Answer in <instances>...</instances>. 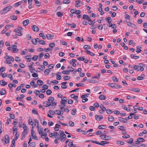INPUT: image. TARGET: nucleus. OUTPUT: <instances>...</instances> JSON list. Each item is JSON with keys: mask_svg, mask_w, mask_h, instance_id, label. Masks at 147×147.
Wrapping results in <instances>:
<instances>
[{"mask_svg": "<svg viewBox=\"0 0 147 147\" xmlns=\"http://www.w3.org/2000/svg\"><path fill=\"white\" fill-rule=\"evenodd\" d=\"M108 86L114 88L118 89L121 88V86L118 84L115 83H110L108 84Z\"/></svg>", "mask_w": 147, "mask_h": 147, "instance_id": "1", "label": "nucleus"}, {"mask_svg": "<svg viewBox=\"0 0 147 147\" xmlns=\"http://www.w3.org/2000/svg\"><path fill=\"white\" fill-rule=\"evenodd\" d=\"M12 8V7L11 5L7 6L4 8L1 11V14L5 13L9 11Z\"/></svg>", "mask_w": 147, "mask_h": 147, "instance_id": "2", "label": "nucleus"}, {"mask_svg": "<svg viewBox=\"0 0 147 147\" xmlns=\"http://www.w3.org/2000/svg\"><path fill=\"white\" fill-rule=\"evenodd\" d=\"M104 134H103L100 136V137L102 140H109L111 139V138L109 136L105 135Z\"/></svg>", "mask_w": 147, "mask_h": 147, "instance_id": "3", "label": "nucleus"}, {"mask_svg": "<svg viewBox=\"0 0 147 147\" xmlns=\"http://www.w3.org/2000/svg\"><path fill=\"white\" fill-rule=\"evenodd\" d=\"M5 140L4 139H2V141L3 142H5V144L8 143L9 141V136L7 135H6L5 136Z\"/></svg>", "mask_w": 147, "mask_h": 147, "instance_id": "4", "label": "nucleus"}, {"mask_svg": "<svg viewBox=\"0 0 147 147\" xmlns=\"http://www.w3.org/2000/svg\"><path fill=\"white\" fill-rule=\"evenodd\" d=\"M70 67L71 69H72V70H69H69H64V71H63L62 72V73L63 74H65L66 75L69 74L70 73V72L73 71L74 70V68H73L72 67Z\"/></svg>", "mask_w": 147, "mask_h": 147, "instance_id": "5", "label": "nucleus"}, {"mask_svg": "<svg viewBox=\"0 0 147 147\" xmlns=\"http://www.w3.org/2000/svg\"><path fill=\"white\" fill-rule=\"evenodd\" d=\"M65 106V105H63L62 104L59 105V107L60 108V110L62 112L65 111L68 112L69 111V110L66 109V110L64 109V107Z\"/></svg>", "mask_w": 147, "mask_h": 147, "instance_id": "6", "label": "nucleus"}, {"mask_svg": "<svg viewBox=\"0 0 147 147\" xmlns=\"http://www.w3.org/2000/svg\"><path fill=\"white\" fill-rule=\"evenodd\" d=\"M83 19L85 20H88V21H91L90 18V16L86 14H84L83 15Z\"/></svg>", "mask_w": 147, "mask_h": 147, "instance_id": "7", "label": "nucleus"}, {"mask_svg": "<svg viewBox=\"0 0 147 147\" xmlns=\"http://www.w3.org/2000/svg\"><path fill=\"white\" fill-rule=\"evenodd\" d=\"M32 28L35 32H38L39 30V28L36 25L32 26Z\"/></svg>", "mask_w": 147, "mask_h": 147, "instance_id": "8", "label": "nucleus"}, {"mask_svg": "<svg viewBox=\"0 0 147 147\" xmlns=\"http://www.w3.org/2000/svg\"><path fill=\"white\" fill-rule=\"evenodd\" d=\"M118 119L120 121L123 122V123H126L127 120V118L126 117L124 119L122 117H119L118 118Z\"/></svg>", "mask_w": 147, "mask_h": 147, "instance_id": "9", "label": "nucleus"}, {"mask_svg": "<svg viewBox=\"0 0 147 147\" xmlns=\"http://www.w3.org/2000/svg\"><path fill=\"white\" fill-rule=\"evenodd\" d=\"M95 118L96 119L97 121H100L101 119L103 118V117L102 115H100V116H98V115H95Z\"/></svg>", "mask_w": 147, "mask_h": 147, "instance_id": "10", "label": "nucleus"}, {"mask_svg": "<svg viewBox=\"0 0 147 147\" xmlns=\"http://www.w3.org/2000/svg\"><path fill=\"white\" fill-rule=\"evenodd\" d=\"M85 51L87 54L90 55L92 56H94L95 55V54L94 53L88 51V50H85Z\"/></svg>", "mask_w": 147, "mask_h": 147, "instance_id": "11", "label": "nucleus"}, {"mask_svg": "<svg viewBox=\"0 0 147 147\" xmlns=\"http://www.w3.org/2000/svg\"><path fill=\"white\" fill-rule=\"evenodd\" d=\"M29 22V20L28 19L24 20L23 22V24L24 26H26Z\"/></svg>", "mask_w": 147, "mask_h": 147, "instance_id": "12", "label": "nucleus"}, {"mask_svg": "<svg viewBox=\"0 0 147 147\" xmlns=\"http://www.w3.org/2000/svg\"><path fill=\"white\" fill-rule=\"evenodd\" d=\"M40 40L38 38H36L34 39L35 42H34L33 39L32 40V43L34 45H36L37 43V42H38V41Z\"/></svg>", "mask_w": 147, "mask_h": 147, "instance_id": "13", "label": "nucleus"}, {"mask_svg": "<svg viewBox=\"0 0 147 147\" xmlns=\"http://www.w3.org/2000/svg\"><path fill=\"white\" fill-rule=\"evenodd\" d=\"M46 36L48 39H52V38L54 36V35L53 34L51 35L49 34H47Z\"/></svg>", "mask_w": 147, "mask_h": 147, "instance_id": "14", "label": "nucleus"}, {"mask_svg": "<svg viewBox=\"0 0 147 147\" xmlns=\"http://www.w3.org/2000/svg\"><path fill=\"white\" fill-rule=\"evenodd\" d=\"M60 132H61L60 134V135H61V137L63 138H66V136L64 133V132L61 130H60Z\"/></svg>", "mask_w": 147, "mask_h": 147, "instance_id": "15", "label": "nucleus"}, {"mask_svg": "<svg viewBox=\"0 0 147 147\" xmlns=\"http://www.w3.org/2000/svg\"><path fill=\"white\" fill-rule=\"evenodd\" d=\"M7 84V83L5 82L4 80H1L0 81V85L1 86H5Z\"/></svg>", "mask_w": 147, "mask_h": 147, "instance_id": "16", "label": "nucleus"}, {"mask_svg": "<svg viewBox=\"0 0 147 147\" xmlns=\"http://www.w3.org/2000/svg\"><path fill=\"white\" fill-rule=\"evenodd\" d=\"M100 108L102 112H104L107 111L106 108L104 107L103 105H101L100 106Z\"/></svg>", "mask_w": 147, "mask_h": 147, "instance_id": "17", "label": "nucleus"}, {"mask_svg": "<svg viewBox=\"0 0 147 147\" xmlns=\"http://www.w3.org/2000/svg\"><path fill=\"white\" fill-rule=\"evenodd\" d=\"M38 131L39 134L41 135L42 134L43 131L42 128L38 127Z\"/></svg>", "mask_w": 147, "mask_h": 147, "instance_id": "18", "label": "nucleus"}, {"mask_svg": "<svg viewBox=\"0 0 147 147\" xmlns=\"http://www.w3.org/2000/svg\"><path fill=\"white\" fill-rule=\"evenodd\" d=\"M37 84L38 85H41L43 84V82L40 80H38L37 82Z\"/></svg>", "mask_w": 147, "mask_h": 147, "instance_id": "19", "label": "nucleus"}, {"mask_svg": "<svg viewBox=\"0 0 147 147\" xmlns=\"http://www.w3.org/2000/svg\"><path fill=\"white\" fill-rule=\"evenodd\" d=\"M137 140L139 141V142H143L145 141V140L144 139L141 138H138L137 139Z\"/></svg>", "mask_w": 147, "mask_h": 147, "instance_id": "20", "label": "nucleus"}, {"mask_svg": "<svg viewBox=\"0 0 147 147\" xmlns=\"http://www.w3.org/2000/svg\"><path fill=\"white\" fill-rule=\"evenodd\" d=\"M6 93V91L4 89L1 90L0 91V94L1 95H3L5 94Z\"/></svg>", "mask_w": 147, "mask_h": 147, "instance_id": "21", "label": "nucleus"}, {"mask_svg": "<svg viewBox=\"0 0 147 147\" xmlns=\"http://www.w3.org/2000/svg\"><path fill=\"white\" fill-rule=\"evenodd\" d=\"M43 104L47 105H46L45 106L46 107H49L51 105V104L50 103L49 101H45L43 103Z\"/></svg>", "mask_w": 147, "mask_h": 147, "instance_id": "22", "label": "nucleus"}, {"mask_svg": "<svg viewBox=\"0 0 147 147\" xmlns=\"http://www.w3.org/2000/svg\"><path fill=\"white\" fill-rule=\"evenodd\" d=\"M108 119L109 121H113L114 119V117L113 116H111L108 117Z\"/></svg>", "mask_w": 147, "mask_h": 147, "instance_id": "23", "label": "nucleus"}, {"mask_svg": "<svg viewBox=\"0 0 147 147\" xmlns=\"http://www.w3.org/2000/svg\"><path fill=\"white\" fill-rule=\"evenodd\" d=\"M76 109H73L71 111V114L73 115H75L76 114Z\"/></svg>", "mask_w": 147, "mask_h": 147, "instance_id": "24", "label": "nucleus"}, {"mask_svg": "<svg viewBox=\"0 0 147 147\" xmlns=\"http://www.w3.org/2000/svg\"><path fill=\"white\" fill-rule=\"evenodd\" d=\"M139 46H137L136 47V48L137 49L136 50V52L138 53H140L141 51L142 50L140 49L142 48L141 47H140V49H139Z\"/></svg>", "mask_w": 147, "mask_h": 147, "instance_id": "25", "label": "nucleus"}, {"mask_svg": "<svg viewBox=\"0 0 147 147\" xmlns=\"http://www.w3.org/2000/svg\"><path fill=\"white\" fill-rule=\"evenodd\" d=\"M130 57L131 58H133L134 59H137L139 58V57L138 56H135L132 54H131L130 55Z\"/></svg>", "mask_w": 147, "mask_h": 147, "instance_id": "26", "label": "nucleus"}, {"mask_svg": "<svg viewBox=\"0 0 147 147\" xmlns=\"http://www.w3.org/2000/svg\"><path fill=\"white\" fill-rule=\"evenodd\" d=\"M54 100V98L53 97H50L48 100V101L50 103L52 102Z\"/></svg>", "mask_w": 147, "mask_h": 147, "instance_id": "27", "label": "nucleus"}, {"mask_svg": "<svg viewBox=\"0 0 147 147\" xmlns=\"http://www.w3.org/2000/svg\"><path fill=\"white\" fill-rule=\"evenodd\" d=\"M61 110H56L55 111V113L56 112H57V113H56V114L58 115H61V114L62 115H63V113H61Z\"/></svg>", "mask_w": 147, "mask_h": 147, "instance_id": "28", "label": "nucleus"}, {"mask_svg": "<svg viewBox=\"0 0 147 147\" xmlns=\"http://www.w3.org/2000/svg\"><path fill=\"white\" fill-rule=\"evenodd\" d=\"M61 104L63 105H65L67 103V100H61Z\"/></svg>", "mask_w": 147, "mask_h": 147, "instance_id": "29", "label": "nucleus"}, {"mask_svg": "<svg viewBox=\"0 0 147 147\" xmlns=\"http://www.w3.org/2000/svg\"><path fill=\"white\" fill-rule=\"evenodd\" d=\"M38 58V56L35 55L33 56L32 59L34 61H36L37 60Z\"/></svg>", "mask_w": 147, "mask_h": 147, "instance_id": "30", "label": "nucleus"}, {"mask_svg": "<svg viewBox=\"0 0 147 147\" xmlns=\"http://www.w3.org/2000/svg\"><path fill=\"white\" fill-rule=\"evenodd\" d=\"M99 98L100 100H105L106 98V96L103 95H101L99 96Z\"/></svg>", "mask_w": 147, "mask_h": 147, "instance_id": "31", "label": "nucleus"}, {"mask_svg": "<svg viewBox=\"0 0 147 147\" xmlns=\"http://www.w3.org/2000/svg\"><path fill=\"white\" fill-rule=\"evenodd\" d=\"M34 123L32 121V119H29L28 120V124L29 125H33Z\"/></svg>", "mask_w": 147, "mask_h": 147, "instance_id": "32", "label": "nucleus"}, {"mask_svg": "<svg viewBox=\"0 0 147 147\" xmlns=\"http://www.w3.org/2000/svg\"><path fill=\"white\" fill-rule=\"evenodd\" d=\"M135 114L133 113H131L128 116L127 120L128 119H131L132 118V115H133Z\"/></svg>", "mask_w": 147, "mask_h": 147, "instance_id": "33", "label": "nucleus"}, {"mask_svg": "<svg viewBox=\"0 0 147 147\" xmlns=\"http://www.w3.org/2000/svg\"><path fill=\"white\" fill-rule=\"evenodd\" d=\"M99 129H104L106 128V127L105 125H99L98 127Z\"/></svg>", "mask_w": 147, "mask_h": 147, "instance_id": "34", "label": "nucleus"}, {"mask_svg": "<svg viewBox=\"0 0 147 147\" xmlns=\"http://www.w3.org/2000/svg\"><path fill=\"white\" fill-rule=\"evenodd\" d=\"M88 81L90 83H96L98 82L94 80H88Z\"/></svg>", "mask_w": 147, "mask_h": 147, "instance_id": "35", "label": "nucleus"}, {"mask_svg": "<svg viewBox=\"0 0 147 147\" xmlns=\"http://www.w3.org/2000/svg\"><path fill=\"white\" fill-rule=\"evenodd\" d=\"M75 144H73L72 142H69L68 146L69 147H75Z\"/></svg>", "mask_w": 147, "mask_h": 147, "instance_id": "36", "label": "nucleus"}, {"mask_svg": "<svg viewBox=\"0 0 147 147\" xmlns=\"http://www.w3.org/2000/svg\"><path fill=\"white\" fill-rule=\"evenodd\" d=\"M56 14L59 17H61L63 15V13L60 11L57 12V13Z\"/></svg>", "mask_w": 147, "mask_h": 147, "instance_id": "37", "label": "nucleus"}, {"mask_svg": "<svg viewBox=\"0 0 147 147\" xmlns=\"http://www.w3.org/2000/svg\"><path fill=\"white\" fill-rule=\"evenodd\" d=\"M84 48L86 50H87V49H90L91 47L89 45H85L84 46Z\"/></svg>", "mask_w": 147, "mask_h": 147, "instance_id": "38", "label": "nucleus"}, {"mask_svg": "<svg viewBox=\"0 0 147 147\" xmlns=\"http://www.w3.org/2000/svg\"><path fill=\"white\" fill-rule=\"evenodd\" d=\"M39 36L40 37H42L43 39H45L46 38V36L44 35V34L43 33H41L39 34Z\"/></svg>", "mask_w": 147, "mask_h": 147, "instance_id": "39", "label": "nucleus"}, {"mask_svg": "<svg viewBox=\"0 0 147 147\" xmlns=\"http://www.w3.org/2000/svg\"><path fill=\"white\" fill-rule=\"evenodd\" d=\"M70 3L69 0H64L63 1V4H67Z\"/></svg>", "mask_w": 147, "mask_h": 147, "instance_id": "40", "label": "nucleus"}, {"mask_svg": "<svg viewBox=\"0 0 147 147\" xmlns=\"http://www.w3.org/2000/svg\"><path fill=\"white\" fill-rule=\"evenodd\" d=\"M11 19L13 20H16L17 19V17L15 15H12L11 16Z\"/></svg>", "mask_w": 147, "mask_h": 147, "instance_id": "41", "label": "nucleus"}, {"mask_svg": "<svg viewBox=\"0 0 147 147\" xmlns=\"http://www.w3.org/2000/svg\"><path fill=\"white\" fill-rule=\"evenodd\" d=\"M21 3V1H19L18 2L14 4V7H16L20 5Z\"/></svg>", "mask_w": 147, "mask_h": 147, "instance_id": "42", "label": "nucleus"}, {"mask_svg": "<svg viewBox=\"0 0 147 147\" xmlns=\"http://www.w3.org/2000/svg\"><path fill=\"white\" fill-rule=\"evenodd\" d=\"M35 3L36 4H38L36 6H39L40 5L41 3L37 0H34Z\"/></svg>", "mask_w": 147, "mask_h": 147, "instance_id": "43", "label": "nucleus"}, {"mask_svg": "<svg viewBox=\"0 0 147 147\" xmlns=\"http://www.w3.org/2000/svg\"><path fill=\"white\" fill-rule=\"evenodd\" d=\"M101 144H102L101 146H104L105 144H107L109 143V142L107 141H101Z\"/></svg>", "mask_w": 147, "mask_h": 147, "instance_id": "44", "label": "nucleus"}, {"mask_svg": "<svg viewBox=\"0 0 147 147\" xmlns=\"http://www.w3.org/2000/svg\"><path fill=\"white\" fill-rule=\"evenodd\" d=\"M35 122V126H37V127H38L39 125V122L38 120L36 119H35L34 120Z\"/></svg>", "mask_w": 147, "mask_h": 147, "instance_id": "45", "label": "nucleus"}, {"mask_svg": "<svg viewBox=\"0 0 147 147\" xmlns=\"http://www.w3.org/2000/svg\"><path fill=\"white\" fill-rule=\"evenodd\" d=\"M77 59L78 60H80V61H84L85 59V57L84 56H82V57H78L77 58Z\"/></svg>", "mask_w": 147, "mask_h": 147, "instance_id": "46", "label": "nucleus"}, {"mask_svg": "<svg viewBox=\"0 0 147 147\" xmlns=\"http://www.w3.org/2000/svg\"><path fill=\"white\" fill-rule=\"evenodd\" d=\"M50 72V70L49 69H46L44 71V74L46 75H48Z\"/></svg>", "mask_w": 147, "mask_h": 147, "instance_id": "47", "label": "nucleus"}, {"mask_svg": "<svg viewBox=\"0 0 147 147\" xmlns=\"http://www.w3.org/2000/svg\"><path fill=\"white\" fill-rule=\"evenodd\" d=\"M91 142H92L93 143H95L96 144L99 145H102V144L101 143H100L99 142H97L96 141H93V140H92L91 141Z\"/></svg>", "mask_w": 147, "mask_h": 147, "instance_id": "48", "label": "nucleus"}, {"mask_svg": "<svg viewBox=\"0 0 147 147\" xmlns=\"http://www.w3.org/2000/svg\"><path fill=\"white\" fill-rule=\"evenodd\" d=\"M70 78V77L69 76H65L63 77V79L64 80H67Z\"/></svg>", "mask_w": 147, "mask_h": 147, "instance_id": "49", "label": "nucleus"}, {"mask_svg": "<svg viewBox=\"0 0 147 147\" xmlns=\"http://www.w3.org/2000/svg\"><path fill=\"white\" fill-rule=\"evenodd\" d=\"M38 42L41 45L45 44V41L43 40H39L38 41Z\"/></svg>", "mask_w": 147, "mask_h": 147, "instance_id": "50", "label": "nucleus"}, {"mask_svg": "<svg viewBox=\"0 0 147 147\" xmlns=\"http://www.w3.org/2000/svg\"><path fill=\"white\" fill-rule=\"evenodd\" d=\"M52 92V91L50 90H48L46 91V94L47 95L51 94Z\"/></svg>", "mask_w": 147, "mask_h": 147, "instance_id": "51", "label": "nucleus"}, {"mask_svg": "<svg viewBox=\"0 0 147 147\" xmlns=\"http://www.w3.org/2000/svg\"><path fill=\"white\" fill-rule=\"evenodd\" d=\"M35 143L34 142L31 143L29 144L28 147H34Z\"/></svg>", "mask_w": 147, "mask_h": 147, "instance_id": "52", "label": "nucleus"}, {"mask_svg": "<svg viewBox=\"0 0 147 147\" xmlns=\"http://www.w3.org/2000/svg\"><path fill=\"white\" fill-rule=\"evenodd\" d=\"M22 126H23V128L24 130L26 131L27 129V127L26 125V124L23 123L22 124Z\"/></svg>", "mask_w": 147, "mask_h": 147, "instance_id": "53", "label": "nucleus"}, {"mask_svg": "<svg viewBox=\"0 0 147 147\" xmlns=\"http://www.w3.org/2000/svg\"><path fill=\"white\" fill-rule=\"evenodd\" d=\"M138 66V67H140V68L142 67H144L145 64L142 63H140Z\"/></svg>", "mask_w": 147, "mask_h": 147, "instance_id": "54", "label": "nucleus"}, {"mask_svg": "<svg viewBox=\"0 0 147 147\" xmlns=\"http://www.w3.org/2000/svg\"><path fill=\"white\" fill-rule=\"evenodd\" d=\"M4 42L3 40L0 41V47H3L4 45Z\"/></svg>", "mask_w": 147, "mask_h": 147, "instance_id": "55", "label": "nucleus"}, {"mask_svg": "<svg viewBox=\"0 0 147 147\" xmlns=\"http://www.w3.org/2000/svg\"><path fill=\"white\" fill-rule=\"evenodd\" d=\"M49 46L50 47L53 48L55 46V44L54 42H52L50 43L49 45Z\"/></svg>", "mask_w": 147, "mask_h": 147, "instance_id": "56", "label": "nucleus"}, {"mask_svg": "<svg viewBox=\"0 0 147 147\" xmlns=\"http://www.w3.org/2000/svg\"><path fill=\"white\" fill-rule=\"evenodd\" d=\"M54 67V65L53 64H51L49 65L48 66V67L49 69H52Z\"/></svg>", "mask_w": 147, "mask_h": 147, "instance_id": "57", "label": "nucleus"}, {"mask_svg": "<svg viewBox=\"0 0 147 147\" xmlns=\"http://www.w3.org/2000/svg\"><path fill=\"white\" fill-rule=\"evenodd\" d=\"M19 66L22 68H24L25 67V65L23 63H20L19 64Z\"/></svg>", "mask_w": 147, "mask_h": 147, "instance_id": "58", "label": "nucleus"}, {"mask_svg": "<svg viewBox=\"0 0 147 147\" xmlns=\"http://www.w3.org/2000/svg\"><path fill=\"white\" fill-rule=\"evenodd\" d=\"M29 56H27L26 57L25 59H27V62H30L31 59V58H29L28 57H29Z\"/></svg>", "mask_w": 147, "mask_h": 147, "instance_id": "59", "label": "nucleus"}, {"mask_svg": "<svg viewBox=\"0 0 147 147\" xmlns=\"http://www.w3.org/2000/svg\"><path fill=\"white\" fill-rule=\"evenodd\" d=\"M84 84L83 83H77L76 84V86L77 87H79L80 86H84Z\"/></svg>", "mask_w": 147, "mask_h": 147, "instance_id": "60", "label": "nucleus"}, {"mask_svg": "<svg viewBox=\"0 0 147 147\" xmlns=\"http://www.w3.org/2000/svg\"><path fill=\"white\" fill-rule=\"evenodd\" d=\"M69 124L71 126H73L74 125V123L72 121H70L69 122Z\"/></svg>", "mask_w": 147, "mask_h": 147, "instance_id": "61", "label": "nucleus"}, {"mask_svg": "<svg viewBox=\"0 0 147 147\" xmlns=\"http://www.w3.org/2000/svg\"><path fill=\"white\" fill-rule=\"evenodd\" d=\"M32 112L34 114H36V115L38 114V113L37 112V111L35 109H33L32 111Z\"/></svg>", "mask_w": 147, "mask_h": 147, "instance_id": "62", "label": "nucleus"}, {"mask_svg": "<svg viewBox=\"0 0 147 147\" xmlns=\"http://www.w3.org/2000/svg\"><path fill=\"white\" fill-rule=\"evenodd\" d=\"M107 111V113L108 114H110L112 113L113 112V111L111 110L108 109Z\"/></svg>", "mask_w": 147, "mask_h": 147, "instance_id": "63", "label": "nucleus"}, {"mask_svg": "<svg viewBox=\"0 0 147 147\" xmlns=\"http://www.w3.org/2000/svg\"><path fill=\"white\" fill-rule=\"evenodd\" d=\"M45 58H49L50 57V54L48 53H47L45 55Z\"/></svg>", "mask_w": 147, "mask_h": 147, "instance_id": "64", "label": "nucleus"}]
</instances>
